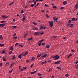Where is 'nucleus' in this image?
Wrapping results in <instances>:
<instances>
[{
    "label": "nucleus",
    "mask_w": 78,
    "mask_h": 78,
    "mask_svg": "<svg viewBox=\"0 0 78 78\" xmlns=\"http://www.w3.org/2000/svg\"><path fill=\"white\" fill-rule=\"evenodd\" d=\"M61 62V61H58L56 62H55L54 63L55 64H59V63Z\"/></svg>",
    "instance_id": "0eeeda50"
},
{
    "label": "nucleus",
    "mask_w": 78,
    "mask_h": 78,
    "mask_svg": "<svg viewBox=\"0 0 78 78\" xmlns=\"http://www.w3.org/2000/svg\"><path fill=\"white\" fill-rule=\"evenodd\" d=\"M32 23H33L34 24V25H37V23H35L34 22H33Z\"/></svg>",
    "instance_id": "5701e85b"
},
{
    "label": "nucleus",
    "mask_w": 78,
    "mask_h": 78,
    "mask_svg": "<svg viewBox=\"0 0 78 78\" xmlns=\"http://www.w3.org/2000/svg\"><path fill=\"white\" fill-rule=\"evenodd\" d=\"M19 45V43H17L16 44H15V46H17Z\"/></svg>",
    "instance_id": "4d7b16f0"
},
{
    "label": "nucleus",
    "mask_w": 78,
    "mask_h": 78,
    "mask_svg": "<svg viewBox=\"0 0 78 78\" xmlns=\"http://www.w3.org/2000/svg\"><path fill=\"white\" fill-rule=\"evenodd\" d=\"M13 47L12 46H11V47H10V49L11 50H13Z\"/></svg>",
    "instance_id": "f8f14e48"
},
{
    "label": "nucleus",
    "mask_w": 78,
    "mask_h": 78,
    "mask_svg": "<svg viewBox=\"0 0 78 78\" xmlns=\"http://www.w3.org/2000/svg\"><path fill=\"white\" fill-rule=\"evenodd\" d=\"M39 5V3H37V4L36 5H35V7H37V6H38Z\"/></svg>",
    "instance_id": "f704fd0d"
},
{
    "label": "nucleus",
    "mask_w": 78,
    "mask_h": 78,
    "mask_svg": "<svg viewBox=\"0 0 78 78\" xmlns=\"http://www.w3.org/2000/svg\"><path fill=\"white\" fill-rule=\"evenodd\" d=\"M58 19V17H56V18L55 17H54L53 20H54V22H55V21L57 20Z\"/></svg>",
    "instance_id": "9b49d317"
},
{
    "label": "nucleus",
    "mask_w": 78,
    "mask_h": 78,
    "mask_svg": "<svg viewBox=\"0 0 78 78\" xmlns=\"http://www.w3.org/2000/svg\"><path fill=\"white\" fill-rule=\"evenodd\" d=\"M64 8H65V7H61L60 9L61 10H62V9H64Z\"/></svg>",
    "instance_id": "bb28decb"
},
{
    "label": "nucleus",
    "mask_w": 78,
    "mask_h": 78,
    "mask_svg": "<svg viewBox=\"0 0 78 78\" xmlns=\"http://www.w3.org/2000/svg\"><path fill=\"white\" fill-rule=\"evenodd\" d=\"M5 26V24H0V27H3L4 26Z\"/></svg>",
    "instance_id": "6e6552de"
},
{
    "label": "nucleus",
    "mask_w": 78,
    "mask_h": 78,
    "mask_svg": "<svg viewBox=\"0 0 78 78\" xmlns=\"http://www.w3.org/2000/svg\"><path fill=\"white\" fill-rule=\"evenodd\" d=\"M15 58H16V57L15 56H13L12 57V59H13V60H14V59H15Z\"/></svg>",
    "instance_id": "79ce46f5"
},
{
    "label": "nucleus",
    "mask_w": 78,
    "mask_h": 78,
    "mask_svg": "<svg viewBox=\"0 0 78 78\" xmlns=\"http://www.w3.org/2000/svg\"><path fill=\"white\" fill-rule=\"evenodd\" d=\"M52 70V69H51V68H49V69L48 72H50L51 71V70Z\"/></svg>",
    "instance_id": "a878e982"
},
{
    "label": "nucleus",
    "mask_w": 78,
    "mask_h": 78,
    "mask_svg": "<svg viewBox=\"0 0 78 78\" xmlns=\"http://www.w3.org/2000/svg\"><path fill=\"white\" fill-rule=\"evenodd\" d=\"M46 27H44L42 26H41L40 27V29H43V30H45L46 29Z\"/></svg>",
    "instance_id": "423d86ee"
},
{
    "label": "nucleus",
    "mask_w": 78,
    "mask_h": 78,
    "mask_svg": "<svg viewBox=\"0 0 78 78\" xmlns=\"http://www.w3.org/2000/svg\"><path fill=\"white\" fill-rule=\"evenodd\" d=\"M41 55V54H39V55H38L37 56V58L40 57Z\"/></svg>",
    "instance_id": "c85d7f7f"
},
{
    "label": "nucleus",
    "mask_w": 78,
    "mask_h": 78,
    "mask_svg": "<svg viewBox=\"0 0 78 78\" xmlns=\"http://www.w3.org/2000/svg\"><path fill=\"white\" fill-rule=\"evenodd\" d=\"M5 52H6V51L4 50L2 51V54H4V53H5Z\"/></svg>",
    "instance_id": "aec40b11"
},
{
    "label": "nucleus",
    "mask_w": 78,
    "mask_h": 78,
    "mask_svg": "<svg viewBox=\"0 0 78 78\" xmlns=\"http://www.w3.org/2000/svg\"><path fill=\"white\" fill-rule=\"evenodd\" d=\"M18 58H20V59H21L22 58V56H21V55H19L18 56Z\"/></svg>",
    "instance_id": "393cba45"
},
{
    "label": "nucleus",
    "mask_w": 78,
    "mask_h": 78,
    "mask_svg": "<svg viewBox=\"0 0 78 78\" xmlns=\"http://www.w3.org/2000/svg\"><path fill=\"white\" fill-rule=\"evenodd\" d=\"M47 54H45L43 56H42V57H44V58H45L47 57Z\"/></svg>",
    "instance_id": "4468645a"
},
{
    "label": "nucleus",
    "mask_w": 78,
    "mask_h": 78,
    "mask_svg": "<svg viewBox=\"0 0 78 78\" xmlns=\"http://www.w3.org/2000/svg\"><path fill=\"white\" fill-rule=\"evenodd\" d=\"M6 22H7L6 21H2L1 22V23H6Z\"/></svg>",
    "instance_id": "c9c22d12"
},
{
    "label": "nucleus",
    "mask_w": 78,
    "mask_h": 78,
    "mask_svg": "<svg viewBox=\"0 0 78 78\" xmlns=\"http://www.w3.org/2000/svg\"><path fill=\"white\" fill-rule=\"evenodd\" d=\"M32 38H33V37H31L30 38H29L28 39V41H30L32 40Z\"/></svg>",
    "instance_id": "6ab92c4d"
},
{
    "label": "nucleus",
    "mask_w": 78,
    "mask_h": 78,
    "mask_svg": "<svg viewBox=\"0 0 78 78\" xmlns=\"http://www.w3.org/2000/svg\"><path fill=\"white\" fill-rule=\"evenodd\" d=\"M14 2H12V3H11L9 4V5H10V6L11 5H12V4H14Z\"/></svg>",
    "instance_id": "4c0bfd02"
},
{
    "label": "nucleus",
    "mask_w": 78,
    "mask_h": 78,
    "mask_svg": "<svg viewBox=\"0 0 78 78\" xmlns=\"http://www.w3.org/2000/svg\"><path fill=\"white\" fill-rule=\"evenodd\" d=\"M51 78H55V77H54V76L53 75H52L51 76Z\"/></svg>",
    "instance_id": "13d9d810"
},
{
    "label": "nucleus",
    "mask_w": 78,
    "mask_h": 78,
    "mask_svg": "<svg viewBox=\"0 0 78 78\" xmlns=\"http://www.w3.org/2000/svg\"><path fill=\"white\" fill-rule=\"evenodd\" d=\"M4 44H0V46L1 47H3V46H4Z\"/></svg>",
    "instance_id": "dca6fc26"
},
{
    "label": "nucleus",
    "mask_w": 78,
    "mask_h": 78,
    "mask_svg": "<svg viewBox=\"0 0 78 78\" xmlns=\"http://www.w3.org/2000/svg\"><path fill=\"white\" fill-rule=\"evenodd\" d=\"M25 19H26V16H24L23 17V19H22V21H23V22H24V21H25Z\"/></svg>",
    "instance_id": "1a4fd4ad"
},
{
    "label": "nucleus",
    "mask_w": 78,
    "mask_h": 78,
    "mask_svg": "<svg viewBox=\"0 0 78 78\" xmlns=\"http://www.w3.org/2000/svg\"><path fill=\"white\" fill-rule=\"evenodd\" d=\"M57 37V36H52L51 37V38H53V37H54L55 38H56Z\"/></svg>",
    "instance_id": "8fccbe9b"
},
{
    "label": "nucleus",
    "mask_w": 78,
    "mask_h": 78,
    "mask_svg": "<svg viewBox=\"0 0 78 78\" xmlns=\"http://www.w3.org/2000/svg\"><path fill=\"white\" fill-rule=\"evenodd\" d=\"M53 8H55V9H56L57 8L56 6H55V5L53 6Z\"/></svg>",
    "instance_id": "49530a36"
},
{
    "label": "nucleus",
    "mask_w": 78,
    "mask_h": 78,
    "mask_svg": "<svg viewBox=\"0 0 78 78\" xmlns=\"http://www.w3.org/2000/svg\"><path fill=\"white\" fill-rule=\"evenodd\" d=\"M46 44L44 43H43L41 44V45L43 46V45H45Z\"/></svg>",
    "instance_id": "c756f323"
},
{
    "label": "nucleus",
    "mask_w": 78,
    "mask_h": 78,
    "mask_svg": "<svg viewBox=\"0 0 78 78\" xmlns=\"http://www.w3.org/2000/svg\"><path fill=\"white\" fill-rule=\"evenodd\" d=\"M39 34V32H35L34 34V35L35 36L38 35Z\"/></svg>",
    "instance_id": "20e7f679"
},
{
    "label": "nucleus",
    "mask_w": 78,
    "mask_h": 78,
    "mask_svg": "<svg viewBox=\"0 0 78 78\" xmlns=\"http://www.w3.org/2000/svg\"><path fill=\"white\" fill-rule=\"evenodd\" d=\"M71 23V20H69V21L68 23Z\"/></svg>",
    "instance_id": "680f3d73"
},
{
    "label": "nucleus",
    "mask_w": 78,
    "mask_h": 78,
    "mask_svg": "<svg viewBox=\"0 0 78 78\" xmlns=\"http://www.w3.org/2000/svg\"><path fill=\"white\" fill-rule=\"evenodd\" d=\"M73 24H69V27H72L73 26Z\"/></svg>",
    "instance_id": "2eb2a0df"
},
{
    "label": "nucleus",
    "mask_w": 78,
    "mask_h": 78,
    "mask_svg": "<svg viewBox=\"0 0 78 78\" xmlns=\"http://www.w3.org/2000/svg\"><path fill=\"white\" fill-rule=\"evenodd\" d=\"M51 61H50V60H48V62L51 63Z\"/></svg>",
    "instance_id": "69168bd1"
},
{
    "label": "nucleus",
    "mask_w": 78,
    "mask_h": 78,
    "mask_svg": "<svg viewBox=\"0 0 78 78\" xmlns=\"http://www.w3.org/2000/svg\"><path fill=\"white\" fill-rule=\"evenodd\" d=\"M65 76L66 77H69V74H66L65 75Z\"/></svg>",
    "instance_id": "412c9836"
},
{
    "label": "nucleus",
    "mask_w": 78,
    "mask_h": 78,
    "mask_svg": "<svg viewBox=\"0 0 78 78\" xmlns=\"http://www.w3.org/2000/svg\"><path fill=\"white\" fill-rule=\"evenodd\" d=\"M3 59V61H6V59L5 58H4V57L2 58Z\"/></svg>",
    "instance_id": "f3484780"
},
{
    "label": "nucleus",
    "mask_w": 78,
    "mask_h": 78,
    "mask_svg": "<svg viewBox=\"0 0 78 78\" xmlns=\"http://www.w3.org/2000/svg\"><path fill=\"white\" fill-rule=\"evenodd\" d=\"M67 27L69 26L70 24L68 23L66 24Z\"/></svg>",
    "instance_id": "603ef678"
},
{
    "label": "nucleus",
    "mask_w": 78,
    "mask_h": 78,
    "mask_svg": "<svg viewBox=\"0 0 78 78\" xmlns=\"http://www.w3.org/2000/svg\"><path fill=\"white\" fill-rule=\"evenodd\" d=\"M36 72H37V71H33L32 72H31V73H30V74L32 75L34 74V73Z\"/></svg>",
    "instance_id": "9d476101"
},
{
    "label": "nucleus",
    "mask_w": 78,
    "mask_h": 78,
    "mask_svg": "<svg viewBox=\"0 0 78 78\" xmlns=\"http://www.w3.org/2000/svg\"><path fill=\"white\" fill-rule=\"evenodd\" d=\"M23 10H22L21 12V14H23Z\"/></svg>",
    "instance_id": "774afa93"
},
{
    "label": "nucleus",
    "mask_w": 78,
    "mask_h": 78,
    "mask_svg": "<svg viewBox=\"0 0 78 78\" xmlns=\"http://www.w3.org/2000/svg\"><path fill=\"white\" fill-rule=\"evenodd\" d=\"M31 59H32V60H34L35 59V58L32 57V58H31Z\"/></svg>",
    "instance_id": "864d4df0"
},
{
    "label": "nucleus",
    "mask_w": 78,
    "mask_h": 78,
    "mask_svg": "<svg viewBox=\"0 0 78 78\" xmlns=\"http://www.w3.org/2000/svg\"><path fill=\"white\" fill-rule=\"evenodd\" d=\"M37 74L39 76H42V75L41 74H40L39 73H38Z\"/></svg>",
    "instance_id": "c03bdc74"
},
{
    "label": "nucleus",
    "mask_w": 78,
    "mask_h": 78,
    "mask_svg": "<svg viewBox=\"0 0 78 78\" xmlns=\"http://www.w3.org/2000/svg\"><path fill=\"white\" fill-rule=\"evenodd\" d=\"M57 69H58L61 70V67L60 66H57Z\"/></svg>",
    "instance_id": "473e14b6"
},
{
    "label": "nucleus",
    "mask_w": 78,
    "mask_h": 78,
    "mask_svg": "<svg viewBox=\"0 0 78 78\" xmlns=\"http://www.w3.org/2000/svg\"><path fill=\"white\" fill-rule=\"evenodd\" d=\"M74 8H76V9H77L78 8V2H77V3L74 6Z\"/></svg>",
    "instance_id": "39448f33"
},
{
    "label": "nucleus",
    "mask_w": 78,
    "mask_h": 78,
    "mask_svg": "<svg viewBox=\"0 0 78 78\" xmlns=\"http://www.w3.org/2000/svg\"><path fill=\"white\" fill-rule=\"evenodd\" d=\"M12 70L13 69H12L11 71H9V73H11L12 72Z\"/></svg>",
    "instance_id": "de8ad7c7"
},
{
    "label": "nucleus",
    "mask_w": 78,
    "mask_h": 78,
    "mask_svg": "<svg viewBox=\"0 0 78 78\" xmlns=\"http://www.w3.org/2000/svg\"><path fill=\"white\" fill-rule=\"evenodd\" d=\"M16 33L13 34L12 36H13V37H14V36L16 35Z\"/></svg>",
    "instance_id": "37998d69"
},
{
    "label": "nucleus",
    "mask_w": 78,
    "mask_h": 78,
    "mask_svg": "<svg viewBox=\"0 0 78 78\" xmlns=\"http://www.w3.org/2000/svg\"><path fill=\"white\" fill-rule=\"evenodd\" d=\"M38 30V29L36 28V27H35V28L33 29V30Z\"/></svg>",
    "instance_id": "2f4dec72"
},
{
    "label": "nucleus",
    "mask_w": 78,
    "mask_h": 78,
    "mask_svg": "<svg viewBox=\"0 0 78 78\" xmlns=\"http://www.w3.org/2000/svg\"><path fill=\"white\" fill-rule=\"evenodd\" d=\"M6 64H7V65H9V62H7L6 63Z\"/></svg>",
    "instance_id": "338daca9"
},
{
    "label": "nucleus",
    "mask_w": 78,
    "mask_h": 78,
    "mask_svg": "<svg viewBox=\"0 0 78 78\" xmlns=\"http://www.w3.org/2000/svg\"><path fill=\"white\" fill-rule=\"evenodd\" d=\"M36 1H35V2H34V6L36 5Z\"/></svg>",
    "instance_id": "3c124183"
},
{
    "label": "nucleus",
    "mask_w": 78,
    "mask_h": 78,
    "mask_svg": "<svg viewBox=\"0 0 78 78\" xmlns=\"http://www.w3.org/2000/svg\"><path fill=\"white\" fill-rule=\"evenodd\" d=\"M39 34L41 35H42L43 34H44V32H39Z\"/></svg>",
    "instance_id": "72a5a7b5"
},
{
    "label": "nucleus",
    "mask_w": 78,
    "mask_h": 78,
    "mask_svg": "<svg viewBox=\"0 0 78 78\" xmlns=\"http://www.w3.org/2000/svg\"><path fill=\"white\" fill-rule=\"evenodd\" d=\"M49 47H50V46L49 45L46 46V48L48 49H49Z\"/></svg>",
    "instance_id": "09e8293b"
},
{
    "label": "nucleus",
    "mask_w": 78,
    "mask_h": 78,
    "mask_svg": "<svg viewBox=\"0 0 78 78\" xmlns=\"http://www.w3.org/2000/svg\"><path fill=\"white\" fill-rule=\"evenodd\" d=\"M1 16L2 17V19H6L8 17V16H4V15H2Z\"/></svg>",
    "instance_id": "7ed1b4c3"
},
{
    "label": "nucleus",
    "mask_w": 78,
    "mask_h": 78,
    "mask_svg": "<svg viewBox=\"0 0 78 78\" xmlns=\"http://www.w3.org/2000/svg\"><path fill=\"white\" fill-rule=\"evenodd\" d=\"M66 1H65L63 2V5H66Z\"/></svg>",
    "instance_id": "a211bd4d"
},
{
    "label": "nucleus",
    "mask_w": 78,
    "mask_h": 78,
    "mask_svg": "<svg viewBox=\"0 0 78 78\" xmlns=\"http://www.w3.org/2000/svg\"><path fill=\"white\" fill-rule=\"evenodd\" d=\"M2 65V63H0V66H1Z\"/></svg>",
    "instance_id": "0e129e2a"
},
{
    "label": "nucleus",
    "mask_w": 78,
    "mask_h": 78,
    "mask_svg": "<svg viewBox=\"0 0 78 78\" xmlns=\"http://www.w3.org/2000/svg\"><path fill=\"white\" fill-rule=\"evenodd\" d=\"M69 55V56L70 57H72V54H70Z\"/></svg>",
    "instance_id": "5fc2aeb1"
},
{
    "label": "nucleus",
    "mask_w": 78,
    "mask_h": 78,
    "mask_svg": "<svg viewBox=\"0 0 78 78\" xmlns=\"http://www.w3.org/2000/svg\"><path fill=\"white\" fill-rule=\"evenodd\" d=\"M28 53V51H27L26 52H25V53L24 54L23 56H25L27 55Z\"/></svg>",
    "instance_id": "ddd939ff"
},
{
    "label": "nucleus",
    "mask_w": 78,
    "mask_h": 78,
    "mask_svg": "<svg viewBox=\"0 0 78 78\" xmlns=\"http://www.w3.org/2000/svg\"><path fill=\"white\" fill-rule=\"evenodd\" d=\"M19 45L20 46H21V47H23V46L22 45H20V44H19Z\"/></svg>",
    "instance_id": "e2e57ef3"
},
{
    "label": "nucleus",
    "mask_w": 78,
    "mask_h": 78,
    "mask_svg": "<svg viewBox=\"0 0 78 78\" xmlns=\"http://www.w3.org/2000/svg\"><path fill=\"white\" fill-rule=\"evenodd\" d=\"M75 20V18H73L72 19L71 21H73Z\"/></svg>",
    "instance_id": "cd10ccee"
},
{
    "label": "nucleus",
    "mask_w": 78,
    "mask_h": 78,
    "mask_svg": "<svg viewBox=\"0 0 78 78\" xmlns=\"http://www.w3.org/2000/svg\"><path fill=\"white\" fill-rule=\"evenodd\" d=\"M12 51H11L9 52V55H10L11 54H12Z\"/></svg>",
    "instance_id": "b1692460"
},
{
    "label": "nucleus",
    "mask_w": 78,
    "mask_h": 78,
    "mask_svg": "<svg viewBox=\"0 0 78 78\" xmlns=\"http://www.w3.org/2000/svg\"><path fill=\"white\" fill-rule=\"evenodd\" d=\"M49 23V25L50 26V27H52L53 26V22L52 21H50L48 22Z\"/></svg>",
    "instance_id": "f03ea898"
},
{
    "label": "nucleus",
    "mask_w": 78,
    "mask_h": 78,
    "mask_svg": "<svg viewBox=\"0 0 78 78\" xmlns=\"http://www.w3.org/2000/svg\"><path fill=\"white\" fill-rule=\"evenodd\" d=\"M27 69V67H26V66L25 67H23V69Z\"/></svg>",
    "instance_id": "bf43d9fd"
},
{
    "label": "nucleus",
    "mask_w": 78,
    "mask_h": 78,
    "mask_svg": "<svg viewBox=\"0 0 78 78\" xmlns=\"http://www.w3.org/2000/svg\"><path fill=\"white\" fill-rule=\"evenodd\" d=\"M71 51L72 52H75V51L72 49L71 50Z\"/></svg>",
    "instance_id": "052dcab7"
},
{
    "label": "nucleus",
    "mask_w": 78,
    "mask_h": 78,
    "mask_svg": "<svg viewBox=\"0 0 78 78\" xmlns=\"http://www.w3.org/2000/svg\"><path fill=\"white\" fill-rule=\"evenodd\" d=\"M46 16L48 18H49V16H48V15L47 14H46Z\"/></svg>",
    "instance_id": "7c9ffc66"
},
{
    "label": "nucleus",
    "mask_w": 78,
    "mask_h": 78,
    "mask_svg": "<svg viewBox=\"0 0 78 78\" xmlns=\"http://www.w3.org/2000/svg\"><path fill=\"white\" fill-rule=\"evenodd\" d=\"M60 57L59 56H58V55H56L54 57H52V58L53 59H54V60H55L58 59Z\"/></svg>",
    "instance_id": "f257e3e1"
},
{
    "label": "nucleus",
    "mask_w": 78,
    "mask_h": 78,
    "mask_svg": "<svg viewBox=\"0 0 78 78\" xmlns=\"http://www.w3.org/2000/svg\"><path fill=\"white\" fill-rule=\"evenodd\" d=\"M41 12H45V11H44V10H41Z\"/></svg>",
    "instance_id": "6e6d98bb"
},
{
    "label": "nucleus",
    "mask_w": 78,
    "mask_h": 78,
    "mask_svg": "<svg viewBox=\"0 0 78 78\" xmlns=\"http://www.w3.org/2000/svg\"><path fill=\"white\" fill-rule=\"evenodd\" d=\"M37 44L39 46H41V43H39V42H38V43H37Z\"/></svg>",
    "instance_id": "58836bf2"
},
{
    "label": "nucleus",
    "mask_w": 78,
    "mask_h": 78,
    "mask_svg": "<svg viewBox=\"0 0 78 78\" xmlns=\"http://www.w3.org/2000/svg\"><path fill=\"white\" fill-rule=\"evenodd\" d=\"M3 37L2 35H1L0 36V39H2V38Z\"/></svg>",
    "instance_id": "ea45409f"
},
{
    "label": "nucleus",
    "mask_w": 78,
    "mask_h": 78,
    "mask_svg": "<svg viewBox=\"0 0 78 78\" xmlns=\"http://www.w3.org/2000/svg\"><path fill=\"white\" fill-rule=\"evenodd\" d=\"M13 27L14 28H15V29L17 28V26H13Z\"/></svg>",
    "instance_id": "a18cd8bd"
},
{
    "label": "nucleus",
    "mask_w": 78,
    "mask_h": 78,
    "mask_svg": "<svg viewBox=\"0 0 78 78\" xmlns=\"http://www.w3.org/2000/svg\"><path fill=\"white\" fill-rule=\"evenodd\" d=\"M34 63H32V65L30 66V67L32 68V67L33 66H34Z\"/></svg>",
    "instance_id": "e433bc0d"
},
{
    "label": "nucleus",
    "mask_w": 78,
    "mask_h": 78,
    "mask_svg": "<svg viewBox=\"0 0 78 78\" xmlns=\"http://www.w3.org/2000/svg\"><path fill=\"white\" fill-rule=\"evenodd\" d=\"M13 38L14 39H16L17 38V36L14 37H13Z\"/></svg>",
    "instance_id": "a19ab883"
},
{
    "label": "nucleus",
    "mask_w": 78,
    "mask_h": 78,
    "mask_svg": "<svg viewBox=\"0 0 78 78\" xmlns=\"http://www.w3.org/2000/svg\"><path fill=\"white\" fill-rule=\"evenodd\" d=\"M34 4H32L30 5V7H34Z\"/></svg>",
    "instance_id": "4be33fe9"
}]
</instances>
